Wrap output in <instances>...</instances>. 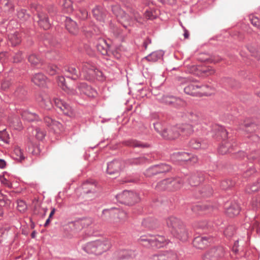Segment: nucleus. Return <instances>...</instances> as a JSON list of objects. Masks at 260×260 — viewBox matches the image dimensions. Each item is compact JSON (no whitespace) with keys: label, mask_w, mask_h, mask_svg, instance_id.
<instances>
[{"label":"nucleus","mask_w":260,"mask_h":260,"mask_svg":"<svg viewBox=\"0 0 260 260\" xmlns=\"http://www.w3.org/2000/svg\"><path fill=\"white\" fill-rule=\"evenodd\" d=\"M153 125L155 130L165 139L174 140L180 136L177 125H169L162 128L161 124L159 122L154 123Z\"/></svg>","instance_id":"nucleus-1"},{"label":"nucleus","mask_w":260,"mask_h":260,"mask_svg":"<svg viewBox=\"0 0 260 260\" xmlns=\"http://www.w3.org/2000/svg\"><path fill=\"white\" fill-rule=\"evenodd\" d=\"M139 241L147 242L144 245L145 246H150L156 248L162 247L169 243L168 240L162 236H152L150 235L141 236L139 239Z\"/></svg>","instance_id":"nucleus-2"},{"label":"nucleus","mask_w":260,"mask_h":260,"mask_svg":"<svg viewBox=\"0 0 260 260\" xmlns=\"http://www.w3.org/2000/svg\"><path fill=\"white\" fill-rule=\"evenodd\" d=\"M179 84L183 88L184 92L192 96H199V84L186 78L178 79Z\"/></svg>","instance_id":"nucleus-3"},{"label":"nucleus","mask_w":260,"mask_h":260,"mask_svg":"<svg viewBox=\"0 0 260 260\" xmlns=\"http://www.w3.org/2000/svg\"><path fill=\"white\" fill-rule=\"evenodd\" d=\"M82 73L84 78L87 80H92L94 79L99 80L102 79V73L88 63L82 64Z\"/></svg>","instance_id":"nucleus-4"},{"label":"nucleus","mask_w":260,"mask_h":260,"mask_svg":"<svg viewBox=\"0 0 260 260\" xmlns=\"http://www.w3.org/2000/svg\"><path fill=\"white\" fill-rule=\"evenodd\" d=\"M117 19L124 27H126L132 24L134 20L140 22L142 18L139 13L133 10H131L129 14H126L124 12V14L120 15Z\"/></svg>","instance_id":"nucleus-5"},{"label":"nucleus","mask_w":260,"mask_h":260,"mask_svg":"<svg viewBox=\"0 0 260 260\" xmlns=\"http://www.w3.org/2000/svg\"><path fill=\"white\" fill-rule=\"evenodd\" d=\"M225 250L222 247L213 248L204 255L203 260H220L224 256Z\"/></svg>","instance_id":"nucleus-6"},{"label":"nucleus","mask_w":260,"mask_h":260,"mask_svg":"<svg viewBox=\"0 0 260 260\" xmlns=\"http://www.w3.org/2000/svg\"><path fill=\"white\" fill-rule=\"evenodd\" d=\"M126 162L120 159H114L107 164V173L110 175L118 174L125 167Z\"/></svg>","instance_id":"nucleus-7"},{"label":"nucleus","mask_w":260,"mask_h":260,"mask_svg":"<svg viewBox=\"0 0 260 260\" xmlns=\"http://www.w3.org/2000/svg\"><path fill=\"white\" fill-rule=\"evenodd\" d=\"M96 47L98 51L102 55H105L109 54V52H111L116 58H119L120 57V55L118 51H114L113 50L108 51L109 49V45L104 39H100L98 40Z\"/></svg>","instance_id":"nucleus-8"},{"label":"nucleus","mask_w":260,"mask_h":260,"mask_svg":"<svg viewBox=\"0 0 260 260\" xmlns=\"http://www.w3.org/2000/svg\"><path fill=\"white\" fill-rule=\"evenodd\" d=\"M137 198V195L133 191L124 190L122 193L116 196V198L120 202L122 203H132L136 201L135 198Z\"/></svg>","instance_id":"nucleus-9"},{"label":"nucleus","mask_w":260,"mask_h":260,"mask_svg":"<svg viewBox=\"0 0 260 260\" xmlns=\"http://www.w3.org/2000/svg\"><path fill=\"white\" fill-rule=\"evenodd\" d=\"M94 246L96 251V255L103 253L109 250L111 246V242L107 239L94 241Z\"/></svg>","instance_id":"nucleus-10"},{"label":"nucleus","mask_w":260,"mask_h":260,"mask_svg":"<svg viewBox=\"0 0 260 260\" xmlns=\"http://www.w3.org/2000/svg\"><path fill=\"white\" fill-rule=\"evenodd\" d=\"M104 214L109 215L111 216L116 217L120 220H124L127 218L126 212L117 208L105 209L103 211Z\"/></svg>","instance_id":"nucleus-11"},{"label":"nucleus","mask_w":260,"mask_h":260,"mask_svg":"<svg viewBox=\"0 0 260 260\" xmlns=\"http://www.w3.org/2000/svg\"><path fill=\"white\" fill-rule=\"evenodd\" d=\"M152 260H179L176 253L172 251H167L162 253L152 256Z\"/></svg>","instance_id":"nucleus-12"},{"label":"nucleus","mask_w":260,"mask_h":260,"mask_svg":"<svg viewBox=\"0 0 260 260\" xmlns=\"http://www.w3.org/2000/svg\"><path fill=\"white\" fill-rule=\"evenodd\" d=\"M44 121L47 126L49 127L55 133H59L61 131L62 126V124L53 119L49 116H46L44 118Z\"/></svg>","instance_id":"nucleus-13"},{"label":"nucleus","mask_w":260,"mask_h":260,"mask_svg":"<svg viewBox=\"0 0 260 260\" xmlns=\"http://www.w3.org/2000/svg\"><path fill=\"white\" fill-rule=\"evenodd\" d=\"M98 188L97 183L92 180H87L82 184L83 192L86 194L95 193Z\"/></svg>","instance_id":"nucleus-14"},{"label":"nucleus","mask_w":260,"mask_h":260,"mask_svg":"<svg viewBox=\"0 0 260 260\" xmlns=\"http://www.w3.org/2000/svg\"><path fill=\"white\" fill-rule=\"evenodd\" d=\"M179 226L175 227L176 233H171L176 238L181 240H186L187 238V233L186 230L185 226L182 221L180 222Z\"/></svg>","instance_id":"nucleus-15"},{"label":"nucleus","mask_w":260,"mask_h":260,"mask_svg":"<svg viewBox=\"0 0 260 260\" xmlns=\"http://www.w3.org/2000/svg\"><path fill=\"white\" fill-rule=\"evenodd\" d=\"M257 125L253 122H245L243 124V129L248 138L251 137L257 138V136L255 134V133L257 129Z\"/></svg>","instance_id":"nucleus-16"},{"label":"nucleus","mask_w":260,"mask_h":260,"mask_svg":"<svg viewBox=\"0 0 260 260\" xmlns=\"http://www.w3.org/2000/svg\"><path fill=\"white\" fill-rule=\"evenodd\" d=\"M211 239L206 237H197L193 241V245L197 248L203 249L206 248L211 242Z\"/></svg>","instance_id":"nucleus-17"},{"label":"nucleus","mask_w":260,"mask_h":260,"mask_svg":"<svg viewBox=\"0 0 260 260\" xmlns=\"http://www.w3.org/2000/svg\"><path fill=\"white\" fill-rule=\"evenodd\" d=\"M178 128L180 131V136L188 137L193 133V128L191 124L188 123H183L177 124Z\"/></svg>","instance_id":"nucleus-18"},{"label":"nucleus","mask_w":260,"mask_h":260,"mask_svg":"<svg viewBox=\"0 0 260 260\" xmlns=\"http://www.w3.org/2000/svg\"><path fill=\"white\" fill-rule=\"evenodd\" d=\"M204 175L202 172H197L190 176L188 181L191 186H197L204 180Z\"/></svg>","instance_id":"nucleus-19"},{"label":"nucleus","mask_w":260,"mask_h":260,"mask_svg":"<svg viewBox=\"0 0 260 260\" xmlns=\"http://www.w3.org/2000/svg\"><path fill=\"white\" fill-rule=\"evenodd\" d=\"M37 101L46 109H50L52 107V103L48 94L41 93L37 98Z\"/></svg>","instance_id":"nucleus-20"},{"label":"nucleus","mask_w":260,"mask_h":260,"mask_svg":"<svg viewBox=\"0 0 260 260\" xmlns=\"http://www.w3.org/2000/svg\"><path fill=\"white\" fill-rule=\"evenodd\" d=\"M181 221L180 219L174 216H170L166 219V223L171 233H176V231L174 230L175 227L177 225L179 226Z\"/></svg>","instance_id":"nucleus-21"},{"label":"nucleus","mask_w":260,"mask_h":260,"mask_svg":"<svg viewBox=\"0 0 260 260\" xmlns=\"http://www.w3.org/2000/svg\"><path fill=\"white\" fill-rule=\"evenodd\" d=\"M31 81L37 86L44 87L47 83V77L42 73H37L33 75Z\"/></svg>","instance_id":"nucleus-22"},{"label":"nucleus","mask_w":260,"mask_h":260,"mask_svg":"<svg viewBox=\"0 0 260 260\" xmlns=\"http://www.w3.org/2000/svg\"><path fill=\"white\" fill-rule=\"evenodd\" d=\"M78 88L80 90L81 92L89 97H95L97 95L96 91L90 86L87 85L86 83H81L78 86Z\"/></svg>","instance_id":"nucleus-23"},{"label":"nucleus","mask_w":260,"mask_h":260,"mask_svg":"<svg viewBox=\"0 0 260 260\" xmlns=\"http://www.w3.org/2000/svg\"><path fill=\"white\" fill-rule=\"evenodd\" d=\"M53 100L56 106L59 108L63 114H69L73 112L72 108L60 99L54 98Z\"/></svg>","instance_id":"nucleus-24"},{"label":"nucleus","mask_w":260,"mask_h":260,"mask_svg":"<svg viewBox=\"0 0 260 260\" xmlns=\"http://www.w3.org/2000/svg\"><path fill=\"white\" fill-rule=\"evenodd\" d=\"M39 25L44 29H48L51 26V23L48 19L47 14L44 12H40L38 14Z\"/></svg>","instance_id":"nucleus-25"},{"label":"nucleus","mask_w":260,"mask_h":260,"mask_svg":"<svg viewBox=\"0 0 260 260\" xmlns=\"http://www.w3.org/2000/svg\"><path fill=\"white\" fill-rule=\"evenodd\" d=\"M117 260L128 259L134 257L135 255L134 251L129 250H122L117 252Z\"/></svg>","instance_id":"nucleus-26"},{"label":"nucleus","mask_w":260,"mask_h":260,"mask_svg":"<svg viewBox=\"0 0 260 260\" xmlns=\"http://www.w3.org/2000/svg\"><path fill=\"white\" fill-rule=\"evenodd\" d=\"M93 17L99 22H104L105 18V11L100 6H96L92 10Z\"/></svg>","instance_id":"nucleus-27"},{"label":"nucleus","mask_w":260,"mask_h":260,"mask_svg":"<svg viewBox=\"0 0 260 260\" xmlns=\"http://www.w3.org/2000/svg\"><path fill=\"white\" fill-rule=\"evenodd\" d=\"M171 181L170 178L163 179L156 184L155 188L158 191H164L166 190L171 191Z\"/></svg>","instance_id":"nucleus-28"},{"label":"nucleus","mask_w":260,"mask_h":260,"mask_svg":"<svg viewBox=\"0 0 260 260\" xmlns=\"http://www.w3.org/2000/svg\"><path fill=\"white\" fill-rule=\"evenodd\" d=\"M214 88L211 86L207 85H200L199 84V96L211 95L214 94Z\"/></svg>","instance_id":"nucleus-29"},{"label":"nucleus","mask_w":260,"mask_h":260,"mask_svg":"<svg viewBox=\"0 0 260 260\" xmlns=\"http://www.w3.org/2000/svg\"><path fill=\"white\" fill-rule=\"evenodd\" d=\"M65 23L66 27L70 33L76 34L78 32V27L76 22L72 20L70 18H67Z\"/></svg>","instance_id":"nucleus-30"},{"label":"nucleus","mask_w":260,"mask_h":260,"mask_svg":"<svg viewBox=\"0 0 260 260\" xmlns=\"http://www.w3.org/2000/svg\"><path fill=\"white\" fill-rule=\"evenodd\" d=\"M240 211V208L239 205L236 203H234L228 207L226 210V214L230 217H232L238 215Z\"/></svg>","instance_id":"nucleus-31"},{"label":"nucleus","mask_w":260,"mask_h":260,"mask_svg":"<svg viewBox=\"0 0 260 260\" xmlns=\"http://www.w3.org/2000/svg\"><path fill=\"white\" fill-rule=\"evenodd\" d=\"M125 145L131 147H139V148H146L149 147V145L145 143H143L134 139H131L124 142Z\"/></svg>","instance_id":"nucleus-32"},{"label":"nucleus","mask_w":260,"mask_h":260,"mask_svg":"<svg viewBox=\"0 0 260 260\" xmlns=\"http://www.w3.org/2000/svg\"><path fill=\"white\" fill-rule=\"evenodd\" d=\"M215 135L217 137L222 139H225L228 137V132L224 127L219 125H215L214 127Z\"/></svg>","instance_id":"nucleus-33"},{"label":"nucleus","mask_w":260,"mask_h":260,"mask_svg":"<svg viewBox=\"0 0 260 260\" xmlns=\"http://www.w3.org/2000/svg\"><path fill=\"white\" fill-rule=\"evenodd\" d=\"M170 179L172 181L171 183V191L179 189L183 184V180L179 178L171 177L170 178Z\"/></svg>","instance_id":"nucleus-34"},{"label":"nucleus","mask_w":260,"mask_h":260,"mask_svg":"<svg viewBox=\"0 0 260 260\" xmlns=\"http://www.w3.org/2000/svg\"><path fill=\"white\" fill-rule=\"evenodd\" d=\"M65 74L67 77L76 80L79 78V75L78 71L73 67H67L65 68Z\"/></svg>","instance_id":"nucleus-35"},{"label":"nucleus","mask_w":260,"mask_h":260,"mask_svg":"<svg viewBox=\"0 0 260 260\" xmlns=\"http://www.w3.org/2000/svg\"><path fill=\"white\" fill-rule=\"evenodd\" d=\"M57 83L59 86H60L63 90L68 92V93L71 94H75L76 92L73 89H70L65 84V79L63 77H58L57 79Z\"/></svg>","instance_id":"nucleus-36"},{"label":"nucleus","mask_w":260,"mask_h":260,"mask_svg":"<svg viewBox=\"0 0 260 260\" xmlns=\"http://www.w3.org/2000/svg\"><path fill=\"white\" fill-rule=\"evenodd\" d=\"M233 150L231 143L227 141H224L218 148V152L221 154H225Z\"/></svg>","instance_id":"nucleus-37"},{"label":"nucleus","mask_w":260,"mask_h":260,"mask_svg":"<svg viewBox=\"0 0 260 260\" xmlns=\"http://www.w3.org/2000/svg\"><path fill=\"white\" fill-rule=\"evenodd\" d=\"M28 60L31 66L34 67L39 68L42 63L41 58L35 54L30 55L28 56Z\"/></svg>","instance_id":"nucleus-38"},{"label":"nucleus","mask_w":260,"mask_h":260,"mask_svg":"<svg viewBox=\"0 0 260 260\" xmlns=\"http://www.w3.org/2000/svg\"><path fill=\"white\" fill-rule=\"evenodd\" d=\"M147 159L144 156L132 158L128 159L126 164L129 165H139L145 163Z\"/></svg>","instance_id":"nucleus-39"},{"label":"nucleus","mask_w":260,"mask_h":260,"mask_svg":"<svg viewBox=\"0 0 260 260\" xmlns=\"http://www.w3.org/2000/svg\"><path fill=\"white\" fill-rule=\"evenodd\" d=\"M156 165L157 168L158 174L164 173L166 174L172 170V167L166 164H159Z\"/></svg>","instance_id":"nucleus-40"},{"label":"nucleus","mask_w":260,"mask_h":260,"mask_svg":"<svg viewBox=\"0 0 260 260\" xmlns=\"http://www.w3.org/2000/svg\"><path fill=\"white\" fill-rule=\"evenodd\" d=\"M83 249L87 253L96 254L94 241L87 243L83 247Z\"/></svg>","instance_id":"nucleus-41"},{"label":"nucleus","mask_w":260,"mask_h":260,"mask_svg":"<svg viewBox=\"0 0 260 260\" xmlns=\"http://www.w3.org/2000/svg\"><path fill=\"white\" fill-rule=\"evenodd\" d=\"M158 174L156 165H153L148 168L144 173V175L147 177H152Z\"/></svg>","instance_id":"nucleus-42"},{"label":"nucleus","mask_w":260,"mask_h":260,"mask_svg":"<svg viewBox=\"0 0 260 260\" xmlns=\"http://www.w3.org/2000/svg\"><path fill=\"white\" fill-rule=\"evenodd\" d=\"M11 202L7 197L0 192V206L11 207Z\"/></svg>","instance_id":"nucleus-43"},{"label":"nucleus","mask_w":260,"mask_h":260,"mask_svg":"<svg viewBox=\"0 0 260 260\" xmlns=\"http://www.w3.org/2000/svg\"><path fill=\"white\" fill-rule=\"evenodd\" d=\"M162 55L161 52H154L146 57V59L150 61H156L160 58Z\"/></svg>","instance_id":"nucleus-44"},{"label":"nucleus","mask_w":260,"mask_h":260,"mask_svg":"<svg viewBox=\"0 0 260 260\" xmlns=\"http://www.w3.org/2000/svg\"><path fill=\"white\" fill-rule=\"evenodd\" d=\"M62 7L64 11L67 13H71L73 10L72 2L71 0H64Z\"/></svg>","instance_id":"nucleus-45"},{"label":"nucleus","mask_w":260,"mask_h":260,"mask_svg":"<svg viewBox=\"0 0 260 260\" xmlns=\"http://www.w3.org/2000/svg\"><path fill=\"white\" fill-rule=\"evenodd\" d=\"M27 209L25 202L22 200H17V210L21 213L24 212Z\"/></svg>","instance_id":"nucleus-46"},{"label":"nucleus","mask_w":260,"mask_h":260,"mask_svg":"<svg viewBox=\"0 0 260 260\" xmlns=\"http://www.w3.org/2000/svg\"><path fill=\"white\" fill-rule=\"evenodd\" d=\"M112 11L117 18H118L122 14H124V11H123L118 5L113 6L112 7Z\"/></svg>","instance_id":"nucleus-47"},{"label":"nucleus","mask_w":260,"mask_h":260,"mask_svg":"<svg viewBox=\"0 0 260 260\" xmlns=\"http://www.w3.org/2000/svg\"><path fill=\"white\" fill-rule=\"evenodd\" d=\"M36 138L39 140H42L46 136V132L40 128H36L34 130Z\"/></svg>","instance_id":"nucleus-48"},{"label":"nucleus","mask_w":260,"mask_h":260,"mask_svg":"<svg viewBox=\"0 0 260 260\" xmlns=\"http://www.w3.org/2000/svg\"><path fill=\"white\" fill-rule=\"evenodd\" d=\"M176 100V97L174 96H170V95H165L162 96L161 99V101L163 103L166 104H173L175 103Z\"/></svg>","instance_id":"nucleus-49"},{"label":"nucleus","mask_w":260,"mask_h":260,"mask_svg":"<svg viewBox=\"0 0 260 260\" xmlns=\"http://www.w3.org/2000/svg\"><path fill=\"white\" fill-rule=\"evenodd\" d=\"M189 145L193 149H198L201 147V143L199 140L193 139L190 141Z\"/></svg>","instance_id":"nucleus-50"},{"label":"nucleus","mask_w":260,"mask_h":260,"mask_svg":"<svg viewBox=\"0 0 260 260\" xmlns=\"http://www.w3.org/2000/svg\"><path fill=\"white\" fill-rule=\"evenodd\" d=\"M208 208V206L204 205L201 206L200 205H195L192 208V211L198 214H201V212L205 211Z\"/></svg>","instance_id":"nucleus-51"},{"label":"nucleus","mask_w":260,"mask_h":260,"mask_svg":"<svg viewBox=\"0 0 260 260\" xmlns=\"http://www.w3.org/2000/svg\"><path fill=\"white\" fill-rule=\"evenodd\" d=\"M173 105L177 108H180L184 107L186 105V103L183 100L176 97V100L173 103Z\"/></svg>","instance_id":"nucleus-52"},{"label":"nucleus","mask_w":260,"mask_h":260,"mask_svg":"<svg viewBox=\"0 0 260 260\" xmlns=\"http://www.w3.org/2000/svg\"><path fill=\"white\" fill-rule=\"evenodd\" d=\"M251 24L258 29H260V20L256 17L252 16L250 17Z\"/></svg>","instance_id":"nucleus-53"},{"label":"nucleus","mask_w":260,"mask_h":260,"mask_svg":"<svg viewBox=\"0 0 260 260\" xmlns=\"http://www.w3.org/2000/svg\"><path fill=\"white\" fill-rule=\"evenodd\" d=\"M156 14L155 11L152 10H146L145 13V16L148 19H153L155 18Z\"/></svg>","instance_id":"nucleus-54"},{"label":"nucleus","mask_w":260,"mask_h":260,"mask_svg":"<svg viewBox=\"0 0 260 260\" xmlns=\"http://www.w3.org/2000/svg\"><path fill=\"white\" fill-rule=\"evenodd\" d=\"M58 68L55 65L49 66L47 69V72L50 75H54L57 73Z\"/></svg>","instance_id":"nucleus-55"},{"label":"nucleus","mask_w":260,"mask_h":260,"mask_svg":"<svg viewBox=\"0 0 260 260\" xmlns=\"http://www.w3.org/2000/svg\"><path fill=\"white\" fill-rule=\"evenodd\" d=\"M17 16L20 19H26L28 17V15L25 13V11L24 10H21L20 11H19L17 14Z\"/></svg>","instance_id":"nucleus-56"},{"label":"nucleus","mask_w":260,"mask_h":260,"mask_svg":"<svg viewBox=\"0 0 260 260\" xmlns=\"http://www.w3.org/2000/svg\"><path fill=\"white\" fill-rule=\"evenodd\" d=\"M255 172V169L253 167H250L244 174V177H247L251 176Z\"/></svg>","instance_id":"nucleus-57"},{"label":"nucleus","mask_w":260,"mask_h":260,"mask_svg":"<svg viewBox=\"0 0 260 260\" xmlns=\"http://www.w3.org/2000/svg\"><path fill=\"white\" fill-rule=\"evenodd\" d=\"M78 16L82 19H85L87 18L88 13L85 10L80 11Z\"/></svg>","instance_id":"nucleus-58"},{"label":"nucleus","mask_w":260,"mask_h":260,"mask_svg":"<svg viewBox=\"0 0 260 260\" xmlns=\"http://www.w3.org/2000/svg\"><path fill=\"white\" fill-rule=\"evenodd\" d=\"M234 234V228L232 226H228L224 231V234L226 236H231Z\"/></svg>","instance_id":"nucleus-59"},{"label":"nucleus","mask_w":260,"mask_h":260,"mask_svg":"<svg viewBox=\"0 0 260 260\" xmlns=\"http://www.w3.org/2000/svg\"><path fill=\"white\" fill-rule=\"evenodd\" d=\"M0 181L2 183L8 186L9 187H11L12 186L11 183H9V181L3 176L0 177Z\"/></svg>","instance_id":"nucleus-60"},{"label":"nucleus","mask_w":260,"mask_h":260,"mask_svg":"<svg viewBox=\"0 0 260 260\" xmlns=\"http://www.w3.org/2000/svg\"><path fill=\"white\" fill-rule=\"evenodd\" d=\"M203 72L206 75H211L215 73V70L212 68H208L203 71Z\"/></svg>","instance_id":"nucleus-61"},{"label":"nucleus","mask_w":260,"mask_h":260,"mask_svg":"<svg viewBox=\"0 0 260 260\" xmlns=\"http://www.w3.org/2000/svg\"><path fill=\"white\" fill-rule=\"evenodd\" d=\"M19 159L17 158V161L21 162L23 160H25V156H24V155L22 152V150L21 149H19Z\"/></svg>","instance_id":"nucleus-62"},{"label":"nucleus","mask_w":260,"mask_h":260,"mask_svg":"<svg viewBox=\"0 0 260 260\" xmlns=\"http://www.w3.org/2000/svg\"><path fill=\"white\" fill-rule=\"evenodd\" d=\"M7 163L3 159H0V169H4L6 168Z\"/></svg>","instance_id":"nucleus-63"},{"label":"nucleus","mask_w":260,"mask_h":260,"mask_svg":"<svg viewBox=\"0 0 260 260\" xmlns=\"http://www.w3.org/2000/svg\"><path fill=\"white\" fill-rule=\"evenodd\" d=\"M237 155L238 157H240L241 158L243 159L246 156V154L244 151H239L238 152Z\"/></svg>","instance_id":"nucleus-64"}]
</instances>
